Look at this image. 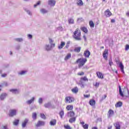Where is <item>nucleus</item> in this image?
<instances>
[{"instance_id": "nucleus-55", "label": "nucleus", "mask_w": 129, "mask_h": 129, "mask_svg": "<svg viewBox=\"0 0 129 129\" xmlns=\"http://www.w3.org/2000/svg\"><path fill=\"white\" fill-rule=\"evenodd\" d=\"M40 1H38L36 4L34 5V8H36L37 7V6H39V5H40Z\"/></svg>"}, {"instance_id": "nucleus-33", "label": "nucleus", "mask_w": 129, "mask_h": 129, "mask_svg": "<svg viewBox=\"0 0 129 129\" xmlns=\"http://www.w3.org/2000/svg\"><path fill=\"white\" fill-rule=\"evenodd\" d=\"M77 5L78 6H83V2H82V0H77Z\"/></svg>"}, {"instance_id": "nucleus-35", "label": "nucleus", "mask_w": 129, "mask_h": 129, "mask_svg": "<svg viewBox=\"0 0 129 129\" xmlns=\"http://www.w3.org/2000/svg\"><path fill=\"white\" fill-rule=\"evenodd\" d=\"M40 12L41 13V14H47V13H48V11L46 9H42L40 10Z\"/></svg>"}, {"instance_id": "nucleus-23", "label": "nucleus", "mask_w": 129, "mask_h": 129, "mask_svg": "<svg viewBox=\"0 0 129 129\" xmlns=\"http://www.w3.org/2000/svg\"><path fill=\"white\" fill-rule=\"evenodd\" d=\"M28 121H29V120H28V119H25L24 121L22 123V127H26V125H27Z\"/></svg>"}, {"instance_id": "nucleus-7", "label": "nucleus", "mask_w": 129, "mask_h": 129, "mask_svg": "<svg viewBox=\"0 0 129 129\" xmlns=\"http://www.w3.org/2000/svg\"><path fill=\"white\" fill-rule=\"evenodd\" d=\"M120 124H121V122H116L114 123V125L115 127V129H120Z\"/></svg>"}, {"instance_id": "nucleus-29", "label": "nucleus", "mask_w": 129, "mask_h": 129, "mask_svg": "<svg viewBox=\"0 0 129 129\" xmlns=\"http://www.w3.org/2000/svg\"><path fill=\"white\" fill-rule=\"evenodd\" d=\"M56 119H53L51 121H50V125H55V124H56Z\"/></svg>"}, {"instance_id": "nucleus-1", "label": "nucleus", "mask_w": 129, "mask_h": 129, "mask_svg": "<svg viewBox=\"0 0 129 129\" xmlns=\"http://www.w3.org/2000/svg\"><path fill=\"white\" fill-rule=\"evenodd\" d=\"M119 93L122 97H129V91L127 88H124L123 91H121V87L119 86Z\"/></svg>"}, {"instance_id": "nucleus-31", "label": "nucleus", "mask_w": 129, "mask_h": 129, "mask_svg": "<svg viewBox=\"0 0 129 129\" xmlns=\"http://www.w3.org/2000/svg\"><path fill=\"white\" fill-rule=\"evenodd\" d=\"M27 73V71H21L19 73H18V75H25Z\"/></svg>"}, {"instance_id": "nucleus-51", "label": "nucleus", "mask_w": 129, "mask_h": 129, "mask_svg": "<svg viewBox=\"0 0 129 129\" xmlns=\"http://www.w3.org/2000/svg\"><path fill=\"white\" fill-rule=\"evenodd\" d=\"M77 75H78L79 76H83V75H84V72L78 73L77 74Z\"/></svg>"}, {"instance_id": "nucleus-20", "label": "nucleus", "mask_w": 129, "mask_h": 129, "mask_svg": "<svg viewBox=\"0 0 129 129\" xmlns=\"http://www.w3.org/2000/svg\"><path fill=\"white\" fill-rule=\"evenodd\" d=\"M68 22L70 25H73V24H74V19L72 18H69Z\"/></svg>"}, {"instance_id": "nucleus-58", "label": "nucleus", "mask_w": 129, "mask_h": 129, "mask_svg": "<svg viewBox=\"0 0 129 129\" xmlns=\"http://www.w3.org/2000/svg\"><path fill=\"white\" fill-rule=\"evenodd\" d=\"M28 37L29 39H32V38H33V36H32V35H31V34H28Z\"/></svg>"}, {"instance_id": "nucleus-28", "label": "nucleus", "mask_w": 129, "mask_h": 129, "mask_svg": "<svg viewBox=\"0 0 129 129\" xmlns=\"http://www.w3.org/2000/svg\"><path fill=\"white\" fill-rule=\"evenodd\" d=\"M25 12H26L27 14L29 15V16H30V17H31V16H33V13L29 10L25 9Z\"/></svg>"}, {"instance_id": "nucleus-40", "label": "nucleus", "mask_w": 129, "mask_h": 129, "mask_svg": "<svg viewBox=\"0 0 129 129\" xmlns=\"http://www.w3.org/2000/svg\"><path fill=\"white\" fill-rule=\"evenodd\" d=\"M32 118L33 119H37V113L36 112H34L32 113Z\"/></svg>"}, {"instance_id": "nucleus-18", "label": "nucleus", "mask_w": 129, "mask_h": 129, "mask_svg": "<svg viewBox=\"0 0 129 129\" xmlns=\"http://www.w3.org/2000/svg\"><path fill=\"white\" fill-rule=\"evenodd\" d=\"M96 74L98 78H100V79H103V75H102V73L98 72H97Z\"/></svg>"}, {"instance_id": "nucleus-19", "label": "nucleus", "mask_w": 129, "mask_h": 129, "mask_svg": "<svg viewBox=\"0 0 129 129\" xmlns=\"http://www.w3.org/2000/svg\"><path fill=\"white\" fill-rule=\"evenodd\" d=\"M7 93H3L2 94H1L0 96L1 100H4L6 97H7Z\"/></svg>"}, {"instance_id": "nucleus-46", "label": "nucleus", "mask_w": 129, "mask_h": 129, "mask_svg": "<svg viewBox=\"0 0 129 129\" xmlns=\"http://www.w3.org/2000/svg\"><path fill=\"white\" fill-rule=\"evenodd\" d=\"M71 41H68L67 42V45L66 46V48H69V46H70V44H71Z\"/></svg>"}, {"instance_id": "nucleus-13", "label": "nucleus", "mask_w": 129, "mask_h": 129, "mask_svg": "<svg viewBox=\"0 0 129 129\" xmlns=\"http://www.w3.org/2000/svg\"><path fill=\"white\" fill-rule=\"evenodd\" d=\"M74 115H75V113L72 111H69L67 114L68 117H73Z\"/></svg>"}, {"instance_id": "nucleus-56", "label": "nucleus", "mask_w": 129, "mask_h": 129, "mask_svg": "<svg viewBox=\"0 0 129 129\" xmlns=\"http://www.w3.org/2000/svg\"><path fill=\"white\" fill-rule=\"evenodd\" d=\"M55 46H56V44L55 43L50 44V47H51V49L52 48H54V47H55Z\"/></svg>"}, {"instance_id": "nucleus-60", "label": "nucleus", "mask_w": 129, "mask_h": 129, "mask_svg": "<svg viewBox=\"0 0 129 129\" xmlns=\"http://www.w3.org/2000/svg\"><path fill=\"white\" fill-rule=\"evenodd\" d=\"M84 97H86V98H88V97H90V95H84Z\"/></svg>"}, {"instance_id": "nucleus-52", "label": "nucleus", "mask_w": 129, "mask_h": 129, "mask_svg": "<svg viewBox=\"0 0 129 129\" xmlns=\"http://www.w3.org/2000/svg\"><path fill=\"white\" fill-rule=\"evenodd\" d=\"M65 128L66 129H72V127H71L70 126V125H67L65 126Z\"/></svg>"}, {"instance_id": "nucleus-63", "label": "nucleus", "mask_w": 129, "mask_h": 129, "mask_svg": "<svg viewBox=\"0 0 129 129\" xmlns=\"http://www.w3.org/2000/svg\"><path fill=\"white\" fill-rule=\"evenodd\" d=\"M2 129H9L7 126H4Z\"/></svg>"}, {"instance_id": "nucleus-50", "label": "nucleus", "mask_w": 129, "mask_h": 129, "mask_svg": "<svg viewBox=\"0 0 129 129\" xmlns=\"http://www.w3.org/2000/svg\"><path fill=\"white\" fill-rule=\"evenodd\" d=\"M77 22H79V23H80L81 22H83V18H78L77 19Z\"/></svg>"}, {"instance_id": "nucleus-9", "label": "nucleus", "mask_w": 129, "mask_h": 129, "mask_svg": "<svg viewBox=\"0 0 129 129\" xmlns=\"http://www.w3.org/2000/svg\"><path fill=\"white\" fill-rule=\"evenodd\" d=\"M56 4V1L55 0H49L48 1V5L50 6V7H54Z\"/></svg>"}, {"instance_id": "nucleus-22", "label": "nucleus", "mask_w": 129, "mask_h": 129, "mask_svg": "<svg viewBox=\"0 0 129 129\" xmlns=\"http://www.w3.org/2000/svg\"><path fill=\"white\" fill-rule=\"evenodd\" d=\"M69 121V122H70V123H73V122H75V121H76V117L70 118Z\"/></svg>"}, {"instance_id": "nucleus-3", "label": "nucleus", "mask_w": 129, "mask_h": 129, "mask_svg": "<svg viewBox=\"0 0 129 129\" xmlns=\"http://www.w3.org/2000/svg\"><path fill=\"white\" fill-rule=\"evenodd\" d=\"M87 62V59L84 58H79L77 60L76 63H79V67H82V66H84L85 63Z\"/></svg>"}, {"instance_id": "nucleus-57", "label": "nucleus", "mask_w": 129, "mask_h": 129, "mask_svg": "<svg viewBox=\"0 0 129 129\" xmlns=\"http://www.w3.org/2000/svg\"><path fill=\"white\" fill-rule=\"evenodd\" d=\"M24 50L25 51V52H29V47L28 46L24 48Z\"/></svg>"}, {"instance_id": "nucleus-64", "label": "nucleus", "mask_w": 129, "mask_h": 129, "mask_svg": "<svg viewBox=\"0 0 129 129\" xmlns=\"http://www.w3.org/2000/svg\"><path fill=\"white\" fill-rule=\"evenodd\" d=\"M126 16H127V17H129V11H127V12L126 13Z\"/></svg>"}, {"instance_id": "nucleus-61", "label": "nucleus", "mask_w": 129, "mask_h": 129, "mask_svg": "<svg viewBox=\"0 0 129 129\" xmlns=\"http://www.w3.org/2000/svg\"><path fill=\"white\" fill-rule=\"evenodd\" d=\"M95 86L96 87H98V86H99V83H96V84H95Z\"/></svg>"}, {"instance_id": "nucleus-39", "label": "nucleus", "mask_w": 129, "mask_h": 129, "mask_svg": "<svg viewBox=\"0 0 129 129\" xmlns=\"http://www.w3.org/2000/svg\"><path fill=\"white\" fill-rule=\"evenodd\" d=\"M80 50H81V47H76L74 49V51L75 52H77L78 53H79L80 52Z\"/></svg>"}, {"instance_id": "nucleus-62", "label": "nucleus", "mask_w": 129, "mask_h": 129, "mask_svg": "<svg viewBox=\"0 0 129 129\" xmlns=\"http://www.w3.org/2000/svg\"><path fill=\"white\" fill-rule=\"evenodd\" d=\"M7 77V74H3L2 75V77Z\"/></svg>"}, {"instance_id": "nucleus-47", "label": "nucleus", "mask_w": 129, "mask_h": 129, "mask_svg": "<svg viewBox=\"0 0 129 129\" xmlns=\"http://www.w3.org/2000/svg\"><path fill=\"white\" fill-rule=\"evenodd\" d=\"M88 124H85L84 125H83V127L84 129H88Z\"/></svg>"}, {"instance_id": "nucleus-8", "label": "nucleus", "mask_w": 129, "mask_h": 129, "mask_svg": "<svg viewBox=\"0 0 129 129\" xmlns=\"http://www.w3.org/2000/svg\"><path fill=\"white\" fill-rule=\"evenodd\" d=\"M35 99L36 98L35 97H32L30 100H28L26 101V104L29 105L30 104H31V103H33Z\"/></svg>"}, {"instance_id": "nucleus-6", "label": "nucleus", "mask_w": 129, "mask_h": 129, "mask_svg": "<svg viewBox=\"0 0 129 129\" xmlns=\"http://www.w3.org/2000/svg\"><path fill=\"white\" fill-rule=\"evenodd\" d=\"M104 14H105V17H109L112 15L111 12H110V11L109 10V9H107V10H106L104 12Z\"/></svg>"}, {"instance_id": "nucleus-36", "label": "nucleus", "mask_w": 129, "mask_h": 129, "mask_svg": "<svg viewBox=\"0 0 129 129\" xmlns=\"http://www.w3.org/2000/svg\"><path fill=\"white\" fill-rule=\"evenodd\" d=\"M50 106H51V103H50V102H48L47 103H45L44 104V107L46 108H49Z\"/></svg>"}, {"instance_id": "nucleus-16", "label": "nucleus", "mask_w": 129, "mask_h": 129, "mask_svg": "<svg viewBox=\"0 0 129 129\" xmlns=\"http://www.w3.org/2000/svg\"><path fill=\"white\" fill-rule=\"evenodd\" d=\"M108 117L109 118L110 117H111L113 114H114V112L112 110H109L108 111Z\"/></svg>"}, {"instance_id": "nucleus-15", "label": "nucleus", "mask_w": 129, "mask_h": 129, "mask_svg": "<svg viewBox=\"0 0 129 129\" xmlns=\"http://www.w3.org/2000/svg\"><path fill=\"white\" fill-rule=\"evenodd\" d=\"M10 91L14 94H18V93H20V90L18 89H11Z\"/></svg>"}, {"instance_id": "nucleus-59", "label": "nucleus", "mask_w": 129, "mask_h": 129, "mask_svg": "<svg viewBox=\"0 0 129 129\" xmlns=\"http://www.w3.org/2000/svg\"><path fill=\"white\" fill-rule=\"evenodd\" d=\"M20 48H21V46L20 45H18L16 46V50H20Z\"/></svg>"}, {"instance_id": "nucleus-12", "label": "nucleus", "mask_w": 129, "mask_h": 129, "mask_svg": "<svg viewBox=\"0 0 129 129\" xmlns=\"http://www.w3.org/2000/svg\"><path fill=\"white\" fill-rule=\"evenodd\" d=\"M44 49L46 51H51L52 49V46L50 44H46L44 46Z\"/></svg>"}, {"instance_id": "nucleus-53", "label": "nucleus", "mask_w": 129, "mask_h": 129, "mask_svg": "<svg viewBox=\"0 0 129 129\" xmlns=\"http://www.w3.org/2000/svg\"><path fill=\"white\" fill-rule=\"evenodd\" d=\"M125 50V51H127L129 50V45L128 44L126 45Z\"/></svg>"}, {"instance_id": "nucleus-10", "label": "nucleus", "mask_w": 129, "mask_h": 129, "mask_svg": "<svg viewBox=\"0 0 129 129\" xmlns=\"http://www.w3.org/2000/svg\"><path fill=\"white\" fill-rule=\"evenodd\" d=\"M107 55H108V50L105 49L103 54V58H104L105 60L107 59Z\"/></svg>"}, {"instance_id": "nucleus-2", "label": "nucleus", "mask_w": 129, "mask_h": 129, "mask_svg": "<svg viewBox=\"0 0 129 129\" xmlns=\"http://www.w3.org/2000/svg\"><path fill=\"white\" fill-rule=\"evenodd\" d=\"M73 37L76 41H81V32L79 28H77L74 32Z\"/></svg>"}, {"instance_id": "nucleus-42", "label": "nucleus", "mask_w": 129, "mask_h": 129, "mask_svg": "<svg viewBox=\"0 0 129 129\" xmlns=\"http://www.w3.org/2000/svg\"><path fill=\"white\" fill-rule=\"evenodd\" d=\"M59 115L61 118H62L63 116H64V111L61 110L60 112H59Z\"/></svg>"}, {"instance_id": "nucleus-45", "label": "nucleus", "mask_w": 129, "mask_h": 129, "mask_svg": "<svg viewBox=\"0 0 129 129\" xmlns=\"http://www.w3.org/2000/svg\"><path fill=\"white\" fill-rule=\"evenodd\" d=\"M109 64L110 66H111V65L113 64V62H112V58H110L109 60Z\"/></svg>"}, {"instance_id": "nucleus-5", "label": "nucleus", "mask_w": 129, "mask_h": 129, "mask_svg": "<svg viewBox=\"0 0 129 129\" xmlns=\"http://www.w3.org/2000/svg\"><path fill=\"white\" fill-rule=\"evenodd\" d=\"M66 100L67 103H71V102H73V101H74V98L71 97H67L66 98Z\"/></svg>"}, {"instance_id": "nucleus-17", "label": "nucleus", "mask_w": 129, "mask_h": 129, "mask_svg": "<svg viewBox=\"0 0 129 129\" xmlns=\"http://www.w3.org/2000/svg\"><path fill=\"white\" fill-rule=\"evenodd\" d=\"M65 46V42L61 41L60 44H59L58 46V49L59 50H61V49L63 48V47Z\"/></svg>"}, {"instance_id": "nucleus-25", "label": "nucleus", "mask_w": 129, "mask_h": 129, "mask_svg": "<svg viewBox=\"0 0 129 129\" xmlns=\"http://www.w3.org/2000/svg\"><path fill=\"white\" fill-rule=\"evenodd\" d=\"M122 106V102L119 101L115 104V107H121Z\"/></svg>"}, {"instance_id": "nucleus-32", "label": "nucleus", "mask_w": 129, "mask_h": 129, "mask_svg": "<svg viewBox=\"0 0 129 129\" xmlns=\"http://www.w3.org/2000/svg\"><path fill=\"white\" fill-rule=\"evenodd\" d=\"M89 104L90 105H95V100H90L89 101Z\"/></svg>"}, {"instance_id": "nucleus-11", "label": "nucleus", "mask_w": 129, "mask_h": 129, "mask_svg": "<svg viewBox=\"0 0 129 129\" xmlns=\"http://www.w3.org/2000/svg\"><path fill=\"white\" fill-rule=\"evenodd\" d=\"M84 56L86 58H89V56H90V51L88 50H86L84 53Z\"/></svg>"}, {"instance_id": "nucleus-30", "label": "nucleus", "mask_w": 129, "mask_h": 129, "mask_svg": "<svg viewBox=\"0 0 129 129\" xmlns=\"http://www.w3.org/2000/svg\"><path fill=\"white\" fill-rule=\"evenodd\" d=\"M66 108L67 110H72L73 109V105H68Z\"/></svg>"}, {"instance_id": "nucleus-38", "label": "nucleus", "mask_w": 129, "mask_h": 129, "mask_svg": "<svg viewBox=\"0 0 129 129\" xmlns=\"http://www.w3.org/2000/svg\"><path fill=\"white\" fill-rule=\"evenodd\" d=\"M71 58V53H68L65 57V60H68Z\"/></svg>"}, {"instance_id": "nucleus-43", "label": "nucleus", "mask_w": 129, "mask_h": 129, "mask_svg": "<svg viewBox=\"0 0 129 129\" xmlns=\"http://www.w3.org/2000/svg\"><path fill=\"white\" fill-rule=\"evenodd\" d=\"M4 86H9V84L7 82H4L3 84H2L0 87H4Z\"/></svg>"}, {"instance_id": "nucleus-26", "label": "nucleus", "mask_w": 129, "mask_h": 129, "mask_svg": "<svg viewBox=\"0 0 129 129\" xmlns=\"http://www.w3.org/2000/svg\"><path fill=\"white\" fill-rule=\"evenodd\" d=\"M81 31H83L84 33H88V30H87V28L86 27H81Z\"/></svg>"}, {"instance_id": "nucleus-27", "label": "nucleus", "mask_w": 129, "mask_h": 129, "mask_svg": "<svg viewBox=\"0 0 129 129\" xmlns=\"http://www.w3.org/2000/svg\"><path fill=\"white\" fill-rule=\"evenodd\" d=\"M80 85L81 87L84 88L85 86V83H84L83 81L80 80Z\"/></svg>"}, {"instance_id": "nucleus-14", "label": "nucleus", "mask_w": 129, "mask_h": 129, "mask_svg": "<svg viewBox=\"0 0 129 129\" xmlns=\"http://www.w3.org/2000/svg\"><path fill=\"white\" fill-rule=\"evenodd\" d=\"M44 125H45V122L43 121H38V122H37L36 125L37 127H39V126H42Z\"/></svg>"}, {"instance_id": "nucleus-4", "label": "nucleus", "mask_w": 129, "mask_h": 129, "mask_svg": "<svg viewBox=\"0 0 129 129\" xmlns=\"http://www.w3.org/2000/svg\"><path fill=\"white\" fill-rule=\"evenodd\" d=\"M17 112H18V110H16V109L10 110L9 116H14V115H16V114H17Z\"/></svg>"}, {"instance_id": "nucleus-34", "label": "nucleus", "mask_w": 129, "mask_h": 129, "mask_svg": "<svg viewBox=\"0 0 129 129\" xmlns=\"http://www.w3.org/2000/svg\"><path fill=\"white\" fill-rule=\"evenodd\" d=\"M80 80L82 81H87V82H88V79H87V77L81 78Z\"/></svg>"}, {"instance_id": "nucleus-49", "label": "nucleus", "mask_w": 129, "mask_h": 129, "mask_svg": "<svg viewBox=\"0 0 129 129\" xmlns=\"http://www.w3.org/2000/svg\"><path fill=\"white\" fill-rule=\"evenodd\" d=\"M38 102L39 104H42V103H43V99L42 98H40L39 99Z\"/></svg>"}, {"instance_id": "nucleus-54", "label": "nucleus", "mask_w": 129, "mask_h": 129, "mask_svg": "<svg viewBox=\"0 0 129 129\" xmlns=\"http://www.w3.org/2000/svg\"><path fill=\"white\" fill-rule=\"evenodd\" d=\"M49 43L52 44L54 42V40H53V39H51V38H49Z\"/></svg>"}, {"instance_id": "nucleus-41", "label": "nucleus", "mask_w": 129, "mask_h": 129, "mask_svg": "<svg viewBox=\"0 0 129 129\" xmlns=\"http://www.w3.org/2000/svg\"><path fill=\"white\" fill-rule=\"evenodd\" d=\"M89 25L91 28H94V23H93V21H90Z\"/></svg>"}, {"instance_id": "nucleus-37", "label": "nucleus", "mask_w": 129, "mask_h": 129, "mask_svg": "<svg viewBox=\"0 0 129 129\" xmlns=\"http://www.w3.org/2000/svg\"><path fill=\"white\" fill-rule=\"evenodd\" d=\"M15 41H16V42H23V41H24V39L22 38H15Z\"/></svg>"}, {"instance_id": "nucleus-44", "label": "nucleus", "mask_w": 129, "mask_h": 129, "mask_svg": "<svg viewBox=\"0 0 129 129\" xmlns=\"http://www.w3.org/2000/svg\"><path fill=\"white\" fill-rule=\"evenodd\" d=\"M19 119L15 120L13 122L14 125H18V124H19Z\"/></svg>"}, {"instance_id": "nucleus-24", "label": "nucleus", "mask_w": 129, "mask_h": 129, "mask_svg": "<svg viewBox=\"0 0 129 129\" xmlns=\"http://www.w3.org/2000/svg\"><path fill=\"white\" fill-rule=\"evenodd\" d=\"M72 91L73 92V93H77L79 91L78 88L77 87H75L72 89Z\"/></svg>"}, {"instance_id": "nucleus-48", "label": "nucleus", "mask_w": 129, "mask_h": 129, "mask_svg": "<svg viewBox=\"0 0 129 129\" xmlns=\"http://www.w3.org/2000/svg\"><path fill=\"white\" fill-rule=\"evenodd\" d=\"M40 117L41 118H43V119H46V116H45V114L43 113L40 114Z\"/></svg>"}, {"instance_id": "nucleus-21", "label": "nucleus", "mask_w": 129, "mask_h": 129, "mask_svg": "<svg viewBox=\"0 0 129 129\" xmlns=\"http://www.w3.org/2000/svg\"><path fill=\"white\" fill-rule=\"evenodd\" d=\"M119 68H120L121 71L122 72V73H123V74H124V71H123L124 67H123V64H122V62H120V63H119Z\"/></svg>"}]
</instances>
